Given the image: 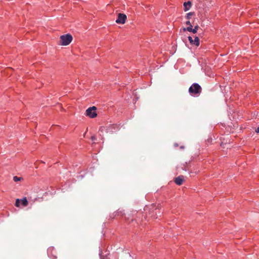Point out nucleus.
Masks as SVG:
<instances>
[{"label":"nucleus","mask_w":259,"mask_h":259,"mask_svg":"<svg viewBox=\"0 0 259 259\" xmlns=\"http://www.w3.org/2000/svg\"><path fill=\"white\" fill-rule=\"evenodd\" d=\"M154 204H151L150 206H146L144 208V211L146 214V218L148 219V221L151 219L152 220H155L159 217H160L162 214V211L160 209Z\"/></svg>","instance_id":"obj_1"},{"label":"nucleus","mask_w":259,"mask_h":259,"mask_svg":"<svg viewBox=\"0 0 259 259\" xmlns=\"http://www.w3.org/2000/svg\"><path fill=\"white\" fill-rule=\"evenodd\" d=\"M136 218H134L133 215L129 216L125 218V222L128 225H131L134 227H137L139 224H141L144 220H146V214L145 215L141 212H136Z\"/></svg>","instance_id":"obj_2"},{"label":"nucleus","mask_w":259,"mask_h":259,"mask_svg":"<svg viewBox=\"0 0 259 259\" xmlns=\"http://www.w3.org/2000/svg\"><path fill=\"white\" fill-rule=\"evenodd\" d=\"M202 88L198 83H193L189 88L190 95L194 97H198L202 92Z\"/></svg>","instance_id":"obj_3"},{"label":"nucleus","mask_w":259,"mask_h":259,"mask_svg":"<svg viewBox=\"0 0 259 259\" xmlns=\"http://www.w3.org/2000/svg\"><path fill=\"white\" fill-rule=\"evenodd\" d=\"M72 39V36L70 33L62 35L60 37L59 45L61 46H67L70 44Z\"/></svg>","instance_id":"obj_4"},{"label":"nucleus","mask_w":259,"mask_h":259,"mask_svg":"<svg viewBox=\"0 0 259 259\" xmlns=\"http://www.w3.org/2000/svg\"><path fill=\"white\" fill-rule=\"evenodd\" d=\"M124 214V210L123 209H118L112 214H110L109 220H112L117 217L122 218Z\"/></svg>","instance_id":"obj_5"},{"label":"nucleus","mask_w":259,"mask_h":259,"mask_svg":"<svg viewBox=\"0 0 259 259\" xmlns=\"http://www.w3.org/2000/svg\"><path fill=\"white\" fill-rule=\"evenodd\" d=\"M97 108L95 106L89 107L86 110V116L94 118L97 116Z\"/></svg>","instance_id":"obj_6"},{"label":"nucleus","mask_w":259,"mask_h":259,"mask_svg":"<svg viewBox=\"0 0 259 259\" xmlns=\"http://www.w3.org/2000/svg\"><path fill=\"white\" fill-rule=\"evenodd\" d=\"M47 253L48 256L52 259H56L57 256V251L53 246L49 247L47 249Z\"/></svg>","instance_id":"obj_7"},{"label":"nucleus","mask_w":259,"mask_h":259,"mask_svg":"<svg viewBox=\"0 0 259 259\" xmlns=\"http://www.w3.org/2000/svg\"><path fill=\"white\" fill-rule=\"evenodd\" d=\"M126 16L123 13H119L117 16V18L116 20V22L117 24H123L125 23L126 20Z\"/></svg>","instance_id":"obj_8"},{"label":"nucleus","mask_w":259,"mask_h":259,"mask_svg":"<svg viewBox=\"0 0 259 259\" xmlns=\"http://www.w3.org/2000/svg\"><path fill=\"white\" fill-rule=\"evenodd\" d=\"M188 40L190 44L192 45L198 47L200 45L199 38L198 36H195L194 39H193L192 37L190 36H188Z\"/></svg>","instance_id":"obj_9"},{"label":"nucleus","mask_w":259,"mask_h":259,"mask_svg":"<svg viewBox=\"0 0 259 259\" xmlns=\"http://www.w3.org/2000/svg\"><path fill=\"white\" fill-rule=\"evenodd\" d=\"M192 27H187L186 28H183V30L184 31H189L190 32H192L194 34H196L198 30V29L199 28V26L197 25L196 26H194V28H193Z\"/></svg>","instance_id":"obj_10"},{"label":"nucleus","mask_w":259,"mask_h":259,"mask_svg":"<svg viewBox=\"0 0 259 259\" xmlns=\"http://www.w3.org/2000/svg\"><path fill=\"white\" fill-rule=\"evenodd\" d=\"M174 182L177 185L180 186L184 182V177L183 175L179 176L175 178Z\"/></svg>","instance_id":"obj_11"},{"label":"nucleus","mask_w":259,"mask_h":259,"mask_svg":"<svg viewBox=\"0 0 259 259\" xmlns=\"http://www.w3.org/2000/svg\"><path fill=\"white\" fill-rule=\"evenodd\" d=\"M118 130V126L115 124L110 125L107 128V132H116Z\"/></svg>","instance_id":"obj_12"},{"label":"nucleus","mask_w":259,"mask_h":259,"mask_svg":"<svg viewBox=\"0 0 259 259\" xmlns=\"http://www.w3.org/2000/svg\"><path fill=\"white\" fill-rule=\"evenodd\" d=\"M190 161H189V162H185L182 166V168L183 170L185 171H189L190 172H191L190 171Z\"/></svg>","instance_id":"obj_13"},{"label":"nucleus","mask_w":259,"mask_h":259,"mask_svg":"<svg viewBox=\"0 0 259 259\" xmlns=\"http://www.w3.org/2000/svg\"><path fill=\"white\" fill-rule=\"evenodd\" d=\"M184 5V10L186 12L188 11L191 7L192 3L190 1H188L187 2H185L183 4Z\"/></svg>","instance_id":"obj_14"},{"label":"nucleus","mask_w":259,"mask_h":259,"mask_svg":"<svg viewBox=\"0 0 259 259\" xmlns=\"http://www.w3.org/2000/svg\"><path fill=\"white\" fill-rule=\"evenodd\" d=\"M20 202H21L22 205L24 206H27L28 204V202L26 197L23 198L22 199H20Z\"/></svg>","instance_id":"obj_15"},{"label":"nucleus","mask_w":259,"mask_h":259,"mask_svg":"<svg viewBox=\"0 0 259 259\" xmlns=\"http://www.w3.org/2000/svg\"><path fill=\"white\" fill-rule=\"evenodd\" d=\"M195 13L194 12H191L188 13H187L185 16L186 19L188 20H190L192 16H195Z\"/></svg>","instance_id":"obj_16"},{"label":"nucleus","mask_w":259,"mask_h":259,"mask_svg":"<svg viewBox=\"0 0 259 259\" xmlns=\"http://www.w3.org/2000/svg\"><path fill=\"white\" fill-rule=\"evenodd\" d=\"M102 250H100L99 252V255L100 257V259H110L108 256V254H106L105 255H102Z\"/></svg>","instance_id":"obj_17"},{"label":"nucleus","mask_w":259,"mask_h":259,"mask_svg":"<svg viewBox=\"0 0 259 259\" xmlns=\"http://www.w3.org/2000/svg\"><path fill=\"white\" fill-rule=\"evenodd\" d=\"M21 180H23L22 177H18L17 176H14L13 177V180L16 182L21 181Z\"/></svg>","instance_id":"obj_18"},{"label":"nucleus","mask_w":259,"mask_h":259,"mask_svg":"<svg viewBox=\"0 0 259 259\" xmlns=\"http://www.w3.org/2000/svg\"><path fill=\"white\" fill-rule=\"evenodd\" d=\"M20 203V200L19 199H17L15 202V206L16 207H19Z\"/></svg>","instance_id":"obj_19"},{"label":"nucleus","mask_w":259,"mask_h":259,"mask_svg":"<svg viewBox=\"0 0 259 259\" xmlns=\"http://www.w3.org/2000/svg\"><path fill=\"white\" fill-rule=\"evenodd\" d=\"M185 24L187 25H188V27H192V25H191V23L189 20L186 22Z\"/></svg>","instance_id":"obj_20"},{"label":"nucleus","mask_w":259,"mask_h":259,"mask_svg":"<svg viewBox=\"0 0 259 259\" xmlns=\"http://www.w3.org/2000/svg\"><path fill=\"white\" fill-rule=\"evenodd\" d=\"M91 139L93 141H95L96 140V137L95 136H92Z\"/></svg>","instance_id":"obj_21"},{"label":"nucleus","mask_w":259,"mask_h":259,"mask_svg":"<svg viewBox=\"0 0 259 259\" xmlns=\"http://www.w3.org/2000/svg\"><path fill=\"white\" fill-rule=\"evenodd\" d=\"M255 132L256 133H259V126L255 130Z\"/></svg>","instance_id":"obj_22"},{"label":"nucleus","mask_w":259,"mask_h":259,"mask_svg":"<svg viewBox=\"0 0 259 259\" xmlns=\"http://www.w3.org/2000/svg\"><path fill=\"white\" fill-rule=\"evenodd\" d=\"M178 146H179V145H178V143H175V144H174V146H175V147H178Z\"/></svg>","instance_id":"obj_23"},{"label":"nucleus","mask_w":259,"mask_h":259,"mask_svg":"<svg viewBox=\"0 0 259 259\" xmlns=\"http://www.w3.org/2000/svg\"><path fill=\"white\" fill-rule=\"evenodd\" d=\"M180 149H184V146H181L180 147Z\"/></svg>","instance_id":"obj_24"}]
</instances>
